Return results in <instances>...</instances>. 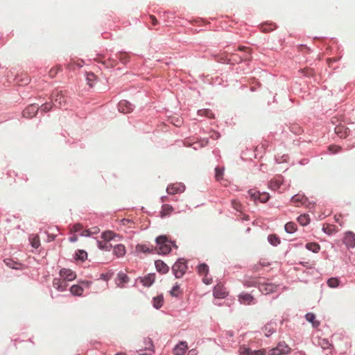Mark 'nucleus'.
Returning <instances> with one entry per match:
<instances>
[{"label":"nucleus","mask_w":355,"mask_h":355,"mask_svg":"<svg viewBox=\"0 0 355 355\" xmlns=\"http://www.w3.org/2000/svg\"><path fill=\"white\" fill-rule=\"evenodd\" d=\"M283 182V177L281 175L275 176L269 182V187L272 190H277L279 189L280 186Z\"/></svg>","instance_id":"nucleus-17"},{"label":"nucleus","mask_w":355,"mask_h":355,"mask_svg":"<svg viewBox=\"0 0 355 355\" xmlns=\"http://www.w3.org/2000/svg\"><path fill=\"white\" fill-rule=\"evenodd\" d=\"M172 270L176 278H181L187 270L186 261L184 259H178L173 266Z\"/></svg>","instance_id":"nucleus-3"},{"label":"nucleus","mask_w":355,"mask_h":355,"mask_svg":"<svg viewBox=\"0 0 355 355\" xmlns=\"http://www.w3.org/2000/svg\"><path fill=\"white\" fill-rule=\"evenodd\" d=\"M129 277L123 272H119L117 275L116 284L120 288H123L125 284L129 282Z\"/></svg>","instance_id":"nucleus-15"},{"label":"nucleus","mask_w":355,"mask_h":355,"mask_svg":"<svg viewBox=\"0 0 355 355\" xmlns=\"http://www.w3.org/2000/svg\"><path fill=\"white\" fill-rule=\"evenodd\" d=\"M306 248L310 251H312L313 252H318L320 249V245L317 243H308L306 244Z\"/></svg>","instance_id":"nucleus-31"},{"label":"nucleus","mask_w":355,"mask_h":355,"mask_svg":"<svg viewBox=\"0 0 355 355\" xmlns=\"http://www.w3.org/2000/svg\"><path fill=\"white\" fill-rule=\"evenodd\" d=\"M121 223H123V225H128L130 223H132V221L130 220H129V219H125L124 218V219H123L121 220Z\"/></svg>","instance_id":"nucleus-62"},{"label":"nucleus","mask_w":355,"mask_h":355,"mask_svg":"<svg viewBox=\"0 0 355 355\" xmlns=\"http://www.w3.org/2000/svg\"><path fill=\"white\" fill-rule=\"evenodd\" d=\"M113 252L117 257H123L125 254V246L122 244L115 245L113 249Z\"/></svg>","instance_id":"nucleus-24"},{"label":"nucleus","mask_w":355,"mask_h":355,"mask_svg":"<svg viewBox=\"0 0 355 355\" xmlns=\"http://www.w3.org/2000/svg\"><path fill=\"white\" fill-rule=\"evenodd\" d=\"M155 264L158 272L166 274L168 271V266L164 261L157 260L155 261Z\"/></svg>","instance_id":"nucleus-22"},{"label":"nucleus","mask_w":355,"mask_h":355,"mask_svg":"<svg viewBox=\"0 0 355 355\" xmlns=\"http://www.w3.org/2000/svg\"><path fill=\"white\" fill-rule=\"evenodd\" d=\"M30 241L31 245L35 248H37L40 245V238L37 235H32Z\"/></svg>","instance_id":"nucleus-38"},{"label":"nucleus","mask_w":355,"mask_h":355,"mask_svg":"<svg viewBox=\"0 0 355 355\" xmlns=\"http://www.w3.org/2000/svg\"><path fill=\"white\" fill-rule=\"evenodd\" d=\"M202 281H203V282L205 284L209 285V284H211L212 279L211 278H209L207 276H204L203 279H202Z\"/></svg>","instance_id":"nucleus-56"},{"label":"nucleus","mask_w":355,"mask_h":355,"mask_svg":"<svg viewBox=\"0 0 355 355\" xmlns=\"http://www.w3.org/2000/svg\"><path fill=\"white\" fill-rule=\"evenodd\" d=\"M118 59L123 63L125 64L129 61V55L125 52H120L117 55Z\"/></svg>","instance_id":"nucleus-41"},{"label":"nucleus","mask_w":355,"mask_h":355,"mask_svg":"<svg viewBox=\"0 0 355 355\" xmlns=\"http://www.w3.org/2000/svg\"><path fill=\"white\" fill-rule=\"evenodd\" d=\"M136 250L139 252L150 253V252H153V249L150 248V247L147 246L146 245L138 244L136 246Z\"/></svg>","instance_id":"nucleus-29"},{"label":"nucleus","mask_w":355,"mask_h":355,"mask_svg":"<svg viewBox=\"0 0 355 355\" xmlns=\"http://www.w3.org/2000/svg\"><path fill=\"white\" fill-rule=\"evenodd\" d=\"M146 343V345L144 347V348L146 349H148V350H153V348H154V345L153 344V342L152 340L150 339V338H148L145 341Z\"/></svg>","instance_id":"nucleus-52"},{"label":"nucleus","mask_w":355,"mask_h":355,"mask_svg":"<svg viewBox=\"0 0 355 355\" xmlns=\"http://www.w3.org/2000/svg\"><path fill=\"white\" fill-rule=\"evenodd\" d=\"M334 218H335V220H336V223H339L340 225H343V220H342V216L341 215H338V216L336 215L334 216Z\"/></svg>","instance_id":"nucleus-59"},{"label":"nucleus","mask_w":355,"mask_h":355,"mask_svg":"<svg viewBox=\"0 0 355 355\" xmlns=\"http://www.w3.org/2000/svg\"><path fill=\"white\" fill-rule=\"evenodd\" d=\"M149 18L151 20V23H152L153 26H155L158 24V21L154 15H150Z\"/></svg>","instance_id":"nucleus-58"},{"label":"nucleus","mask_w":355,"mask_h":355,"mask_svg":"<svg viewBox=\"0 0 355 355\" xmlns=\"http://www.w3.org/2000/svg\"><path fill=\"white\" fill-rule=\"evenodd\" d=\"M89 230L90 232V236L92 234H96L100 232V229L98 227H93Z\"/></svg>","instance_id":"nucleus-54"},{"label":"nucleus","mask_w":355,"mask_h":355,"mask_svg":"<svg viewBox=\"0 0 355 355\" xmlns=\"http://www.w3.org/2000/svg\"><path fill=\"white\" fill-rule=\"evenodd\" d=\"M103 64H104L107 67H114L116 65L117 61L114 58H109L104 61H101Z\"/></svg>","instance_id":"nucleus-37"},{"label":"nucleus","mask_w":355,"mask_h":355,"mask_svg":"<svg viewBox=\"0 0 355 355\" xmlns=\"http://www.w3.org/2000/svg\"><path fill=\"white\" fill-rule=\"evenodd\" d=\"M51 100L55 105H58L59 107L64 106L67 103V98L62 91L53 93Z\"/></svg>","instance_id":"nucleus-7"},{"label":"nucleus","mask_w":355,"mask_h":355,"mask_svg":"<svg viewBox=\"0 0 355 355\" xmlns=\"http://www.w3.org/2000/svg\"><path fill=\"white\" fill-rule=\"evenodd\" d=\"M239 352L240 355H251L252 353V350L245 346L240 347Z\"/></svg>","instance_id":"nucleus-46"},{"label":"nucleus","mask_w":355,"mask_h":355,"mask_svg":"<svg viewBox=\"0 0 355 355\" xmlns=\"http://www.w3.org/2000/svg\"><path fill=\"white\" fill-rule=\"evenodd\" d=\"M251 355H268V349L252 350Z\"/></svg>","instance_id":"nucleus-50"},{"label":"nucleus","mask_w":355,"mask_h":355,"mask_svg":"<svg viewBox=\"0 0 355 355\" xmlns=\"http://www.w3.org/2000/svg\"><path fill=\"white\" fill-rule=\"evenodd\" d=\"M116 236V234L112 231H105L102 233L101 237L105 241H110L112 240Z\"/></svg>","instance_id":"nucleus-30"},{"label":"nucleus","mask_w":355,"mask_h":355,"mask_svg":"<svg viewBox=\"0 0 355 355\" xmlns=\"http://www.w3.org/2000/svg\"><path fill=\"white\" fill-rule=\"evenodd\" d=\"M172 122L173 123V124H174L175 126H180V124H181V123H182L181 120H180V119H177V120H176V121H175V122H173V121H172Z\"/></svg>","instance_id":"nucleus-63"},{"label":"nucleus","mask_w":355,"mask_h":355,"mask_svg":"<svg viewBox=\"0 0 355 355\" xmlns=\"http://www.w3.org/2000/svg\"><path fill=\"white\" fill-rule=\"evenodd\" d=\"M53 104L52 102L45 103L43 105H42L41 110L44 112H47L51 110V109L53 108Z\"/></svg>","instance_id":"nucleus-45"},{"label":"nucleus","mask_w":355,"mask_h":355,"mask_svg":"<svg viewBox=\"0 0 355 355\" xmlns=\"http://www.w3.org/2000/svg\"><path fill=\"white\" fill-rule=\"evenodd\" d=\"M5 263L12 268H17L16 266H14L15 263H12V261L10 259L4 260Z\"/></svg>","instance_id":"nucleus-57"},{"label":"nucleus","mask_w":355,"mask_h":355,"mask_svg":"<svg viewBox=\"0 0 355 355\" xmlns=\"http://www.w3.org/2000/svg\"><path fill=\"white\" fill-rule=\"evenodd\" d=\"M270 243L274 246H277L280 243V239L275 234H270L268 237Z\"/></svg>","instance_id":"nucleus-34"},{"label":"nucleus","mask_w":355,"mask_h":355,"mask_svg":"<svg viewBox=\"0 0 355 355\" xmlns=\"http://www.w3.org/2000/svg\"><path fill=\"white\" fill-rule=\"evenodd\" d=\"M198 114L200 116H204L209 119L214 118V116L212 112L208 109L200 110L198 111Z\"/></svg>","instance_id":"nucleus-40"},{"label":"nucleus","mask_w":355,"mask_h":355,"mask_svg":"<svg viewBox=\"0 0 355 355\" xmlns=\"http://www.w3.org/2000/svg\"><path fill=\"white\" fill-rule=\"evenodd\" d=\"M323 230L329 235L338 232L337 227L334 225H327L326 227H323Z\"/></svg>","instance_id":"nucleus-36"},{"label":"nucleus","mask_w":355,"mask_h":355,"mask_svg":"<svg viewBox=\"0 0 355 355\" xmlns=\"http://www.w3.org/2000/svg\"><path fill=\"white\" fill-rule=\"evenodd\" d=\"M68 284L67 282L62 278H55L53 281V286L54 288L59 291H64L66 290Z\"/></svg>","instance_id":"nucleus-13"},{"label":"nucleus","mask_w":355,"mask_h":355,"mask_svg":"<svg viewBox=\"0 0 355 355\" xmlns=\"http://www.w3.org/2000/svg\"><path fill=\"white\" fill-rule=\"evenodd\" d=\"M327 285L330 288H336L339 285V279L336 277L329 278L327 280Z\"/></svg>","instance_id":"nucleus-43"},{"label":"nucleus","mask_w":355,"mask_h":355,"mask_svg":"<svg viewBox=\"0 0 355 355\" xmlns=\"http://www.w3.org/2000/svg\"><path fill=\"white\" fill-rule=\"evenodd\" d=\"M297 221L300 224L304 226L309 223L310 218H309V215L303 214V215H300L297 218Z\"/></svg>","instance_id":"nucleus-35"},{"label":"nucleus","mask_w":355,"mask_h":355,"mask_svg":"<svg viewBox=\"0 0 355 355\" xmlns=\"http://www.w3.org/2000/svg\"><path fill=\"white\" fill-rule=\"evenodd\" d=\"M285 230L288 233H293L297 230V225L293 222H288L285 225Z\"/></svg>","instance_id":"nucleus-33"},{"label":"nucleus","mask_w":355,"mask_h":355,"mask_svg":"<svg viewBox=\"0 0 355 355\" xmlns=\"http://www.w3.org/2000/svg\"><path fill=\"white\" fill-rule=\"evenodd\" d=\"M245 285L248 287L256 286L258 285L259 291L265 295L273 293L277 289V286L275 284L270 283H261L258 282L257 279H252V281L246 280L245 282Z\"/></svg>","instance_id":"nucleus-1"},{"label":"nucleus","mask_w":355,"mask_h":355,"mask_svg":"<svg viewBox=\"0 0 355 355\" xmlns=\"http://www.w3.org/2000/svg\"><path fill=\"white\" fill-rule=\"evenodd\" d=\"M227 295L225 288L222 284H217L214 289V295L217 298H224Z\"/></svg>","instance_id":"nucleus-16"},{"label":"nucleus","mask_w":355,"mask_h":355,"mask_svg":"<svg viewBox=\"0 0 355 355\" xmlns=\"http://www.w3.org/2000/svg\"><path fill=\"white\" fill-rule=\"evenodd\" d=\"M39 110V106L36 104H31L26 107L22 112L23 116L27 119L34 117Z\"/></svg>","instance_id":"nucleus-8"},{"label":"nucleus","mask_w":355,"mask_h":355,"mask_svg":"<svg viewBox=\"0 0 355 355\" xmlns=\"http://www.w3.org/2000/svg\"><path fill=\"white\" fill-rule=\"evenodd\" d=\"M343 242L347 245V248H354L355 247V234L352 232H346L345 237H344Z\"/></svg>","instance_id":"nucleus-12"},{"label":"nucleus","mask_w":355,"mask_h":355,"mask_svg":"<svg viewBox=\"0 0 355 355\" xmlns=\"http://www.w3.org/2000/svg\"><path fill=\"white\" fill-rule=\"evenodd\" d=\"M254 301V297L248 293H241L239 295V302L241 304L249 305Z\"/></svg>","instance_id":"nucleus-21"},{"label":"nucleus","mask_w":355,"mask_h":355,"mask_svg":"<svg viewBox=\"0 0 355 355\" xmlns=\"http://www.w3.org/2000/svg\"><path fill=\"white\" fill-rule=\"evenodd\" d=\"M60 70V67H57L56 69H52L49 71V76L51 77H53L55 76V74L58 73V71Z\"/></svg>","instance_id":"nucleus-55"},{"label":"nucleus","mask_w":355,"mask_h":355,"mask_svg":"<svg viewBox=\"0 0 355 355\" xmlns=\"http://www.w3.org/2000/svg\"><path fill=\"white\" fill-rule=\"evenodd\" d=\"M261 31L264 33L270 32L276 28V26L274 24H264L261 25Z\"/></svg>","instance_id":"nucleus-39"},{"label":"nucleus","mask_w":355,"mask_h":355,"mask_svg":"<svg viewBox=\"0 0 355 355\" xmlns=\"http://www.w3.org/2000/svg\"><path fill=\"white\" fill-rule=\"evenodd\" d=\"M187 349V344L186 342H180L175 346L173 349L174 355H184Z\"/></svg>","instance_id":"nucleus-19"},{"label":"nucleus","mask_w":355,"mask_h":355,"mask_svg":"<svg viewBox=\"0 0 355 355\" xmlns=\"http://www.w3.org/2000/svg\"><path fill=\"white\" fill-rule=\"evenodd\" d=\"M69 240L70 242L74 243L77 241L78 236L76 235H73L72 236L69 237Z\"/></svg>","instance_id":"nucleus-61"},{"label":"nucleus","mask_w":355,"mask_h":355,"mask_svg":"<svg viewBox=\"0 0 355 355\" xmlns=\"http://www.w3.org/2000/svg\"><path fill=\"white\" fill-rule=\"evenodd\" d=\"M340 149H341L340 146H336V145H331V146H329V150L332 153H337L340 152Z\"/></svg>","instance_id":"nucleus-53"},{"label":"nucleus","mask_w":355,"mask_h":355,"mask_svg":"<svg viewBox=\"0 0 355 355\" xmlns=\"http://www.w3.org/2000/svg\"><path fill=\"white\" fill-rule=\"evenodd\" d=\"M336 134L340 138H345L348 136L349 130L343 125H338L335 128Z\"/></svg>","instance_id":"nucleus-18"},{"label":"nucleus","mask_w":355,"mask_h":355,"mask_svg":"<svg viewBox=\"0 0 355 355\" xmlns=\"http://www.w3.org/2000/svg\"><path fill=\"white\" fill-rule=\"evenodd\" d=\"M174 207L169 204H164L159 211V216L161 218H165L169 216L173 212H174Z\"/></svg>","instance_id":"nucleus-14"},{"label":"nucleus","mask_w":355,"mask_h":355,"mask_svg":"<svg viewBox=\"0 0 355 355\" xmlns=\"http://www.w3.org/2000/svg\"><path fill=\"white\" fill-rule=\"evenodd\" d=\"M307 321L312 323L313 327H318L320 325V322L315 320V315L312 313H309L305 315Z\"/></svg>","instance_id":"nucleus-25"},{"label":"nucleus","mask_w":355,"mask_h":355,"mask_svg":"<svg viewBox=\"0 0 355 355\" xmlns=\"http://www.w3.org/2000/svg\"><path fill=\"white\" fill-rule=\"evenodd\" d=\"M198 271L200 275L207 276L209 272V267L205 263H201L198 267Z\"/></svg>","instance_id":"nucleus-27"},{"label":"nucleus","mask_w":355,"mask_h":355,"mask_svg":"<svg viewBox=\"0 0 355 355\" xmlns=\"http://www.w3.org/2000/svg\"><path fill=\"white\" fill-rule=\"evenodd\" d=\"M70 291L73 295L80 296L83 293V288L79 285H73L70 288Z\"/></svg>","instance_id":"nucleus-26"},{"label":"nucleus","mask_w":355,"mask_h":355,"mask_svg":"<svg viewBox=\"0 0 355 355\" xmlns=\"http://www.w3.org/2000/svg\"><path fill=\"white\" fill-rule=\"evenodd\" d=\"M118 110L122 113H129L133 110L132 105L125 100L121 101L118 104Z\"/></svg>","instance_id":"nucleus-11"},{"label":"nucleus","mask_w":355,"mask_h":355,"mask_svg":"<svg viewBox=\"0 0 355 355\" xmlns=\"http://www.w3.org/2000/svg\"><path fill=\"white\" fill-rule=\"evenodd\" d=\"M96 79H97V77H96V76L94 73H92V72L87 73V74H86V80H87V84L90 87H92L94 85V84L96 82Z\"/></svg>","instance_id":"nucleus-28"},{"label":"nucleus","mask_w":355,"mask_h":355,"mask_svg":"<svg viewBox=\"0 0 355 355\" xmlns=\"http://www.w3.org/2000/svg\"><path fill=\"white\" fill-rule=\"evenodd\" d=\"M180 293V286L178 284L175 285L170 291V294L174 297H178Z\"/></svg>","instance_id":"nucleus-49"},{"label":"nucleus","mask_w":355,"mask_h":355,"mask_svg":"<svg viewBox=\"0 0 355 355\" xmlns=\"http://www.w3.org/2000/svg\"><path fill=\"white\" fill-rule=\"evenodd\" d=\"M232 205L233 207V208L238 211H241V209H242V205L240 203V202H239L238 200H232Z\"/></svg>","instance_id":"nucleus-48"},{"label":"nucleus","mask_w":355,"mask_h":355,"mask_svg":"<svg viewBox=\"0 0 355 355\" xmlns=\"http://www.w3.org/2000/svg\"><path fill=\"white\" fill-rule=\"evenodd\" d=\"M155 280V274H148L147 276L141 279V282L145 286H151Z\"/></svg>","instance_id":"nucleus-23"},{"label":"nucleus","mask_w":355,"mask_h":355,"mask_svg":"<svg viewBox=\"0 0 355 355\" xmlns=\"http://www.w3.org/2000/svg\"><path fill=\"white\" fill-rule=\"evenodd\" d=\"M60 276L66 282L73 281L76 277V273L72 270L69 268H62L60 270Z\"/></svg>","instance_id":"nucleus-9"},{"label":"nucleus","mask_w":355,"mask_h":355,"mask_svg":"<svg viewBox=\"0 0 355 355\" xmlns=\"http://www.w3.org/2000/svg\"><path fill=\"white\" fill-rule=\"evenodd\" d=\"M215 172H216V174H215L216 180L217 181L220 180L223 176V171L222 169H220V168L216 167L215 168Z\"/></svg>","instance_id":"nucleus-47"},{"label":"nucleus","mask_w":355,"mask_h":355,"mask_svg":"<svg viewBox=\"0 0 355 355\" xmlns=\"http://www.w3.org/2000/svg\"><path fill=\"white\" fill-rule=\"evenodd\" d=\"M156 243L158 246L157 252L159 254H166L171 250L172 245L177 248L175 244L169 241L166 236H159L156 239Z\"/></svg>","instance_id":"nucleus-2"},{"label":"nucleus","mask_w":355,"mask_h":355,"mask_svg":"<svg viewBox=\"0 0 355 355\" xmlns=\"http://www.w3.org/2000/svg\"><path fill=\"white\" fill-rule=\"evenodd\" d=\"M291 348L285 343H279L276 347L268 349V355H283L289 353Z\"/></svg>","instance_id":"nucleus-4"},{"label":"nucleus","mask_w":355,"mask_h":355,"mask_svg":"<svg viewBox=\"0 0 355 355\" xmlns=\"http://www.w3.org/2000/svg\"><path fill=\"white\" fill-rule=\"evenodd\" d=\"M239 50L241 51L245 52V54L243 55V58L239 57L238 55L232 54V56H233L234 58V57L236 58H234V61H236V62H241L242 60H248L250 59L251 51H250V49L249 47H247V46H241L239 47Z\"/></svg>","instance_id":"nucleus-10"},{"label":"nucleus","mask_w":355,"mask_h":355,"mask_svg":"<svg viewBox=\"0 0 355 355\" xmlns=\"http://www.w3.org/2000/svg\"><path fill=\"white\" fill-rule=\"evenodd\" d=\"M248 194L250 195L252 200L256 201L259 200L261 202H266L268 200L270 196L269 194L266 192L260 193L254 189H250L248 191Z\"/></svg>","instance_id":"nucleus-5"},{"label":"nucleus","mask_w":355,"mask_h":355,"mask_svg":"<svg viewBox=\"0 0 355 355\" xmlns=\"http://www.w3.org/2000/svg\"><path fill=\"white\" fill-rule=\"evenodd\" d=\"M76 259L84 261L87 257V254L85 251L79 250L76 253Z\"/></svg>","instance_id":"nucleus-44"},{"label":"nucleus","mask_w":355,"mask_h":355,"mask_svg":"<svg viewBox=\"0 0 355 355\" xmlns=\"http://www.w3.org/2000/svg\"><path fill=\"white\" fill-rule=\"evenodd\" d=\"M98 248L102 250L110 251L112 248V245L109 244L107 242L103 243L101 241H98Z\"/></svg>","instance_id":"nucleus-42"},{"label":"nucleus","mask_w":355,"mask_h":355,"mask_svg":"<svg viewBox=\"0 0 355 355\" xmlns=\"http://www.w3.org/2000/svg\"><path fill=\"white\" fill-rule=\"evenodd\" d=\"M164 303V298L162 295H159L153 298V306L156 309H159L162 306Z\"/></svg>","instance_id":"nucleus-32"},{"label":"nucleus","mask_w":355,"mask_h":355,"mask_svg":"<svg viewBox=\"0 0 355 355\" xmlns=\"http://www.w3.org/2000/svg\"><path fill=\"white\" fill-rule=\"evenodd\" d=\"M264 266V265H263V264H261V263L256 264V265H254V266L253 267V269H254V270H259V266Z\"/></svg>","instance_id":"nucleus-64"},{"label":"nucleus","mask_w":355,"mask_h":355,"mask_svg":"<svg viewBox=\"0 0 355 355\" xmlns=\"http://www.w3.org/2000/svg\"><path fill=\"white\" fill-rule=\"evenodd\" d=\"M185 190V186L181 182H176L170 184L166 188V192L169 195H175L177 193H182Z\"/></svg>","instance_id":"nucleus-6"},{"label":"nucleus","mask_w":355,"mask_h":355,"mask_svg":"<svg viewBox=\"0 0 355 355\" xmlns=\"http://www.w3.org/2000/svg\"><path fill=\"white\" fill-rule=\"evenodd\" d=\"M83 229V225L80 223H76L72 226L70 231L71 232H77Z\"/></svg>","instance_id":"nucleus-51"},{"label":"nucleus","mask_w":355,"mask_h":355,"mask_svg":"<svg viewBox=\"0 0 355 355\" xmlns=\"http://www.w3.org/2000/svg\"><path fill=\"white\" fill-rule=\"evenodd\" d=\"M291 202L297 207L303 205L306 202V198L304 195L297 194L292 197Z\"/></svg>","instance_id":"nucleus-20"},{"label":"nucleus","mask_w":355,"mask_h":355,"mask_svg":"<svg viewBox=\"0 0 355 355\" xmlns=\"http://www.w3.org/2000/svg\"><path fill=\"white\" fill-rule=\"evenodd\" d=\"M80 235L82 236H90V232H89V230L87 229V230H85L82 232V233L80 234Z\"/></svg>","instance_id":"nucleus-60"}]
</instances>
